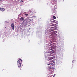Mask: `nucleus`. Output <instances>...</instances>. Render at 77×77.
<instances>
[{
    "mask_svg": "<svg viewBox=\"0 0 77 77\" xmlns=\"http://www.w3.org/2000/svg\"><path fill=\"white\" fill-rule=\"evenodd\" d=\"M55 61V60H52V61H51V62H53Z\"/></svg>",
    "mask_w": 77,
    "mask_h": 77,
    "instance_id": "dca6fc26",
    "label": "nucleus"
},
{
    "mask_svg": "<svg viewBox=\"0 0 77 77\" xmlns=\"http://www.w3.org/2000/svg\"><path fill=\"white\" fill-rule=\"evenodd\" d=\"M50 45L51 46V45Z\"/></svg>",
    "mask_w": 77,
    "mask_h": 77,
    "instance_id": "4be33fe9",
    "label": "nucleus"
},
{
    "mask_svg": "<svg viewBox=\"0 0 77 77\" xmlns=\"http://www.w3.org/2000/svg\"><path fill=\"white\" fill-rule=\"evenodd\" d=\"M63 1H64V0H63Z\"/></svg>",
    "mask_w": 77,
    "mask_h": 77,
    "instance_id": "393cba45",
    "label": "nucleus"
},
{
    "mask_svg": "<svg viewBox=\"0 0 77 77\" xmlns=\"http://www.w3.org/2000/svg\"><path fill=\"white\" fill-rule=\"evenodd\" d=\"M54 11H55L54 12H56V8H54Z\"/></svg>",
    "mask_w": 77,
    "mask_h": 77,
    "instance_id": "9b49d317",
    "label": "nucleus"
},
{
    "mask_svg": "<svg viewBox=\"0 0 77 77\" xmlns=\"http://www.w3.org/2000/svg\"><path fill=\"white\" fill-rule=\"evenodd\" d=\"M20 61V62H23V60H21V59H20L19 60Z\"/></svg>",
    "mask_w": 77,
    "mask_h": 77,
    "instance_id": "2eb2a0df",
    "label": "nucleus"
},
{
    "mask_svg": "<svg viewBox=\"0 0 77 77\" xmlns=\"http://www.w3.org/2000/svg\"><path fill=\"white\" fill-rule=\"evenodd\" d=\"M55 3H56V1L54 0V1H52V4L53 5H55Z\"/></svg>",
    "mask_w": 77,
    "mask_h": 77,
    "instance_id": "39448f33",
    "label": "nucleus"
},
{
    "mask_svg": "<svg viewBox=\"0 0 77 77\" xmlns=\"http://www.w3.org/2000/svg\"><path fill=\"white\" fill-rule=\"evenodd\" d=\"M56 26V24H52V25L51 26V27H50V28L51 29L50 30L51 31H54L56 29L55 28L56 27V26Z\"/></svg>",
    "mask_w": 77,
    "mask_h": 77,
    "instance_id": "f257e3e1",
    "label": "nucleus"
},
{
    "mask_svg": "<svg viewBox=\"0 0 77 77\" xmlns=\"http://www.w3.org/2000/svg\"><path fill=\"white\" fill-rule=\"evenodd\" d=\"M54 49V48L51 47H48V50H53Z\"/></svg>",
    "mask_w": 77,
    "mask_h": 77,
    "instance_id": "423d86ee",
    "label": "nucleus"
},
{
    "mask_svg": "<svg viewBox=\"0 0 77 77\" xmlns=\"http://www.w3.org/2000/svg\"><path fill=\"white\" fill-rule=\"evenodd\" d=\"M53 64V63H49V64H48V65H51Z\"/></svg>",
    "mask_w": 77,
    "mask_h": 77,
    "instance_id": "f8f14e48",
    "label": "nucleus"
},
{
    "mask_svg": "<svg viewBox=\"0 0 77 77\" xmlns=\"http://www.w3.org/2000/svg\"><path fill=\"white\" fill-rule=\"evenodd\" d=\"M4 1V0H0V3H2V2H3Z\"/></svg>",
    "mask_w": 77,
    "mask_h": 77,
    "instance_id": "4468645a",
    "label": "nucleus"
},
{
    "mask_svg": "<svg viewBox=\"0 0 77 77\" xmlns=\"http://www.w3.org/2000/svg\"><path fill=\"white\" fill-rule=\"evenodd\" d=\"M5 2H6V1H8V0H5Z\"/></svg>",
    "mask_w": 77,
    "mask_h": 77,
    "instance_id": "aec40b11",
    "label": "nucleus"
},
{
    "mask_svg": "<svg viewBox=\"0 0 77 77\" xmlns=\"http://www.w3.org/2000/svg\"><path fill=\"white\" fill-rule=\"evenodd\" d=\"M53 18L54 19H56V17L54 16H53Z\"/></svg>",
    "mask_w": 77,
    "mask_h": 77,
    "instance_id": "ddd939ff",
    "label": "nucleus"
},
{
    "mask_svg": "<svg viewBox=\"0 0 77 77\" xmlns=\"http://www.w3.org/2000/svg\"><path fill=\"white\" fill-rule=\"evenodd\" d=\"M23 2V0H21V1H20V2Z\"/></svg>",
    "mask_w": 77,
    "mask_h": 77,
    "instance_id": "6ab92c4d",
    "label": "nucleus"
},
{
    "mask_svg": "<svg viewBox=\"0 0 77 77\" xmlns=\"http://www.w3.org/2000/svg\"><path fill=\"white\" fill-rule=\"evenodd\" d=\"M54 68L53 66H51V67H50V69H53Z\"/></svg>",
    "mask_w": 77,
    "mask_h": 77,
    "instance_id": "9d476101",
    "label": "nucleus"
},
{
    "mask_svg": "<svg viewBox=\"0 0 77 77\" xmlns=\"http://www.w3.org/2000/svg\"><path fill=\"white\" fill-rule=\"evenodd\" d=\"M25 15H26V16H28V14H25Z\"/></svg>",
    "mask_w": 77,
    "mask_h": 77,
    "instance_id": "f3484780",
    "label": "nucleus"
},
{
    "mask_svg": "<svg viewBox=\"0 0 77 77\" xmlns=\"http://www.w3.org/2000/svg\"><path fill=\"white\" fill-rule=\"evenodd\" d=\"M20 21H23V20H24V18H23V17H21L20 18Z\"/></svg>",
    "mask_w": 77,
    "mask_h": 77,
    "instance_id": "1a4fd4ad",
    "label": "nucleus"
},
{
    "mask_svg": "<svg viewBox=\"0 0 77 77\" xmlns=\"http://www.w3.org/2000/svg\"><path fill=\"white\" fill-rule=\"evenodd\" d=\"M29 20H31V19H29Z\"/></svg>",
    "mask_w": 77,
    "mask_h": 77,
    "instance_id": "412c9836",
    "label": "nucleus"
},
{
    "mask_svg": "<svg viewBox=\"0 0 77 77\" xmlns=\"http://www.w3.org/2000/svg\"><path fill=\"white\" fill-rule=\"evenodd\" d=\"M32 17H34V16H33Z\"/></svg>",
    "mask_w": 77,
    "mask_h": 77,
    "instance_id": "5701e85b",
    "label": "nucleus"
},
{
    "mask_svg": "<svg viewBox=\"0 0 77 77\" xmlns=\"http://www.w3.org/2000/svg\"><path fill=\"white\" fill-rule=\"evenodd\" d=\"M0 11H2V12H3V11H5V8H0Z\"/></svg>",
    "mask_w": 77,
    "mask_h": 77,
    "instance_id": "6e6552de",
    "label": "nucleus"
},
{
    "mask_svg": "<svg viewBox=\"0 0 77 77\" xmlns=\"http://www.w3.org/2000/svg\"><path fill=\"white\" fill-rule=\"evenodd\" d=\"M72 62H73V61H72Z\"/></svg>",
    "mask_w": 77,
    "mask_h": 77,
    "instance_id": "b1692460",
    "label": "nucleus"
},
{
    "mask_svg": "<svg viewBox=\"0 0 77 77\" xmlns=\"http://www.w3.org/2000/svg\"><path fill=\"white\" fill-rule=\"evenodd\" d=\"M55 58V57H52L50 58L48 57H45V60H52L53 59H54Z\"/></svg>",
    "mask_w": 77,
    "mask_h": 77,
    "instance_id": "f03ea898",
    "label": "nucleus"
},
{
    "mask_svg": "<svg viewBox=\"0 0 77 77\" xmlns=\"http://www.w3.org/2000/svg\"><path fill=\"white\" fill-rule=\"evenodd\" d=\"M51 54H53V53H50L49 54H46L47 56H51L52 55Z\"/></svg>",
    "mask_w": 77,
    "mask_h": 77,
    "instance_id": "0eeeda50",
    "label": "nucleus"
},
{
    "mask_svg": "<svg viewBox=\"0 0 77 77\" xmlns=\"http://www.w3.org/2000/svg\"><path fill=\"white\" fill-rule=\"evenodd\" d=\"M11 26L12 29L13 30H14V29H15V27H14V23H12L11 24Z\"/></svg>",
    "mask_w": 77,
    "mask_h": 77,
    "instance_id": "20e7f679",
    "label": "nucleus"
},
{
    "mask_svg": "<svg viewBox=\"0 0 77 77\" xmlns=\"http://www.w3.org/2000/svg\"><path fill=\"white\" fill-rule=\"evenodd\" d=\"M17 63L18 67H21V64L19 60L17 61Z\"/></svg>",
    "mask_w": 77,
    "mask_h": 77,
    "instance_id": "7ed1b4c3",
    "label": "nucleus"
},
{
    "mask_svg": "<svg viewBox=\"0 0 77 77\" xmlns=\"http://www.w3.org/2000/svg\"><path fill=\"white\" fill-rule=\"evenodd\" d=\"M55 75H56V74H55L53 76V77H55Z\"/></svg>",
    "mask_w": 77,
    "mask_h": 77,
    "instance_id": "a211bd4d",
    "label": "nucleus"
}]
</instances>
